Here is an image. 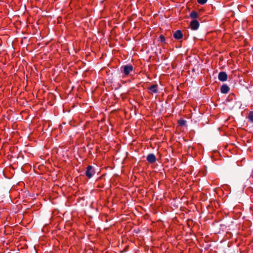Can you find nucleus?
Listing matches in <instances>:
<instances>
[{"label": "nucleus", "mask_w": 253, "mask_h": 253, "mask_svg": "<svg viewBox=\"0 0 253 253\" xmlns=\"http://www.w3.org/2000/svg\"><path fill=\"white\" fill-rule=\"evenodd\" d=\"M159 41L161 42H164L165 41V38L163 35H161L159 38Z\"/></svg>", "instance_id": "obj_12"}, {"label": "nucleus", "mask_w": 253, "mask_h": 253, "mask_svg": "<svg viewBox=\"0 0 253 253\" xmlns=\"http://www.w3.org/2000/svg\"><path fill=\"white\" fill-rule=\"evenodd\" d=\"M208 0H197V2L200 4H204L207 2Z\"/></svg>", "instance_id": "obj_13"}, {"label": "nucleus", "mask_w": 253, "mask_h": 253, "mask_svg": "<svg viewBox=\"0 0 253 253\" xmlns=\"http://www.w3.org/2000/svg\"><path fill=\"white\" fill-rule=\"evenodd\" d=\"M218 80L221 82H225L227 80V75L225 72H220L218 75Z\"/></svg>", "instance_id": "obj_4"}, {"label": "nucleus", "mask_w": 253, "mask_h": 253, "mask_svg": "<svg viewBox=\"0 0 253 253\" xmlns=\"http://www.w3.org/2000/svg\"><path fill=\"white\" fill-rule=\"evenodd\" d=\"M247 119L249 123L253 124V111L249 113Z\"/></svg>", "instance_id": "obj_10"}, {"label": "nucleus", "mask_w": 253, "mask_h": 253, "mask_svg": "<svg viewBox=\"0 0 253 253\" xmlns=\"http://www.w3.org/2000/svg\"><path fill=\"white\" fill-rule=\"evenodd\" d=\"M148 89L150 90V93L151 94L157 93L158 91L157 84H152L148 87Z\"/></svg>", "instance_id": "obj_7"}, {"label": "nucleus", "mask_w": 253, "mask_h": 253, "mask_svg": "<svg viewBox=\"0 0 253 253\" xmlns=\"http://www.w3.org/2000/svg\"><path fill=\"white\" fill-rule=\"evenodd\" d=\"M147 161L150 164H153L156 161V156L154 154H149L147 156Z\"/></svg>", "instance_id": "obj_5"}, {"label": "nucleus", "mask_w": 253, "mask_h": 253, "mask_svg": "<svg viewBox=\"0 0 253 253\" xmlns=\"http://www.w3.org/2000/svg\"><path fill=\"white\" fill-rule=\"evenodd\" d=\"M186 121L183 119H180L178 121V124L180 126H184L186 125Z\"/></svg>", "instance_id": "obj_11"}, {"label": "nucleus", "mask_w": 253, "mask_h": 253, "mask_svg": "<svg viewBox=\"0 0 253 253\" xmlns=\"http://www.w3.org/2000/svg\"><path fill=\"white\" fill-rule=\"evenodd\" d=\"M133 70V67L131 64H126L121 66V71L125 75H128Z\"/></svg>", "instance_id": "obj_1"}, {"label": "nucleus", "mask_w": 253, "mask_h": 253, "mask_svg": "<svg viewBox=\"0 0 253 253\" xmlns=\"http://www.w3.org/2000/svg\"><path fill=\"white\" fill-rule=\"evenodd\" d=\"M95 172L93 167L91 166H88L85 171L86 176L88 178H90L95 174Z\"/></svg>", "instance_id": "obj_2"}, {"label": "nucleus", "mask_w": 253, "mask_h": 253, "mask_svg": "<svg viewBox=\"0 0 253 253\" xmlns=\"http://www.w3.org/2000/svg\"><path fill=\"white\" fill-rule=\"evenodd\" d=\"M252 50L253 51V47L252 48Z\"/></svg>", "instance_id": "obj_14"}, {"label": "nucleus", "mask_w": 253, "mask_h": 253, "mask_svg": "<svg viewBox=\"0 0 253 253\" xmlns=\"http://www.w3.org/2000/svg\"><path fill=\"white\" fill-rule=\"evenodd\" d=\"M173 37L176 40H180L183 37V34L181 30H176L173 34Z\"/></svg>", "instance_id": "obj_6"}, {"label": "nucleus", "mask_w": 253, "mask_h": 253, "mask_svg": "<svg viewBox=\"0 0 253 253\" xmlns=\"http://www.w3.org/2000/svg\"><path fill=\"white\" fill-rule=\"evenodd\" d=\"M189 16L193 20H196V19L199 17V14L197 12L193 10L190 13Z\"/></svg>", "instance_id": "obj_9"}, {"label": "nucleus", "mask_w": 253, "mask_h": 253, "mask_svg": "<svg viewBox=\"0 0 253 253\" xmlns=\"http://www.w3.org/2000/svg\"><path fill=\"white\" fill-rule=\"evenodd\" d=\"M230 90L229 87L226 84H223L221 86L220 91L222 93H227Z\"/></svg>", "instance_id": "obj_8"}, {"label": "nucleus", "mask_w": 253, "mask_h": 253, "mask_svg": "<svg viewBox=\"0 0 253 253\" xmlns=\"http://www.w3.org/2000/svg\"><path fill=\"white\" fill-rule=\"evenodd\" d=\"M190 25L191 30L195 31L197 30L199 28L200 24L198 20H193L191 21Z\"/></svg>", "instance_id": "obj_3"}]
</instances>
